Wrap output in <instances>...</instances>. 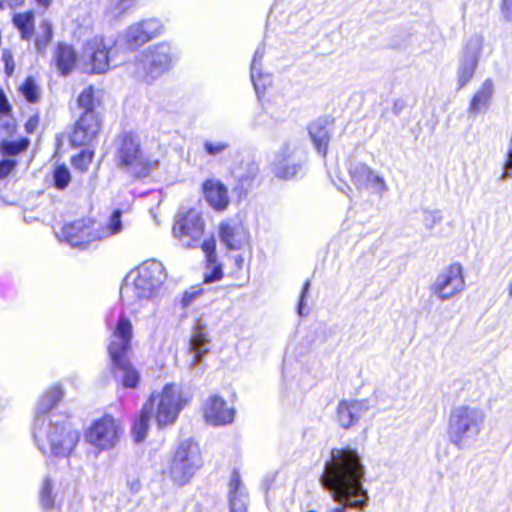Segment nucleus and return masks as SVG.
<instances>
[{"instance_id": "nucleus-34", "label": "nucleus", "mask_w": 512, "mask_h": 512, "mask_svg": "<svg viewBox=\"0 0 512 512\" xmlns=\"http://www.w3.org/2000/svg\"><path fill=\"white\" fill-rule=\"evenodd\" d=\"M98 229L101 233V240L117 235L123 230L122 224V211L115 209L109 216V219L105 225L98 222Z\"/></svg>"}, {"instance_id": "nucleus-47", "label": "nucleus", "mask_w": 512, "mask_h": 512, "mask_svg": "<svg viewBox=\"0 0 512 512\" xmlns=\"http://www.w3.org/2000/svg\"><path fill=\"white\" fill-rule=\"evenodd\" d=\"M40 123V115L39 113H35L31 115L25 122H24V129L27 134H33Z\"/></svg>"}, {"instance_id": "nucleus-21", "label": "nucleus", "mask_w": 512, "mask_h": 512, "mask_svg": "<svg viewBox=\"0 0 512 512\" xmlns=\"http://www.w3.org/2000/svg\"><path fill=\"white\" fill-rule=\"evenodd\" d=\"M161 29L162 26L157 20L148 19L140 21L129 27L125 35V43L131 50L138 49L158 37Z\"/></svg>"}, {"instance_id": "nucleus-30", "label": "nucleus", "mask_w": 512, "mask_h": 512, "mask_svg": "<svg viewBox=\"0 0 512 512\" xmlns=\"http://www.w3.org/2000/svg\"><path fill=\"white\" fill-rule=\"evenodd\" d=\"M259 168L254 163H249L246 166V171L238 178L237 185L234 190L239 195H246L247 192L259 184Z\"/></svg>"}, {"instance_id": "nucleus-14", "label": "nucleus", "mask_w": 512, "mask_h": 512, "mask_svg": "<svg viewBox=\"0 0 512 512\" xmlns=\"http://www.w3.org/2000/svg\"><path fill=\"white\" fill-rule=\"evenodd\" d=\"M101 130L102 119L100 114L83 111L69 133V144L75 149L88 145L99 136Z\"/></svg>"}, {"instance_id": "nucleus-45", "label": "nucleus", "mask_w": 512, "mask_h": 512, "mask_svg": "<svg viewBox=\"0 0 512 512\" xmlns=\"http://www.w3.org/2000/svg\"><path fill=\"white\" fill-rule=\"evenodd\" d=\"M229 147L228 143L225 142H210L206 141L204 143V149L209 155H217L223 152L225 149Z\"/></svg>"}, {"instance_id": "nucleus-31", "label": "nucleus", "mask_w": 512, "mask_h": 512, "mask_svg": "<svg viewBox=\"0 0 512 512\" xmlns=\"http://www.w3.org/2000/svg\"><path fill=\"white\" fill-rule=\"evenodd\" d=\"M63 389L60 386H53L46 390L41 398V403L36 414V421L47 412L56 407L63 398Z\"/></svg>"}, {"instance_id": "nucleus-1", "label": "nucleus", "mask_w": 512, "mask_h": 512, "mask_svg": "<svg viewBox=\"0 0 512 512\" xmlns=\"http://www.w3.org/2000/svg\"><path fill=\"white\" fill-rule=\"evenodd\" d=\"M365 468L358 453L350 448L333 450L325 463L321 476L322 485L341 505L328 512H347V508L364 510L369 496L363 487Z\"/></svg>"}, {"instance_id": "nucleus-48", "label": "nucleus", "mask_w": 512, "mask_h": 512, "mask_svg": "<svg viewBox=\"0 0 512 512\" xmlns=\"http://www.w3.org/2000/svg\"><path fill=\"white\" fill-rule=\"evenodd\" d=\"M26 0H0V11L5 9L16 10L25 4Z\"/></svg>"}, {"instance_id": "nucleus-20", "label": "nucleus", "mask_w": 512, "mask_h": 512, "mask_svg": "<svg viewBox=\"0 0 512 512\" xmlns=\"http://www.w3.org/2000/svg\"><path fill=\"white\" fill-rule=\"evenodd\" d=\"M79 54L68 42L59 41L52 50L50 65L60 76H69L78 66Z\"/></svg>"}, {"instance_id": "nucleus-19", "label": "nucleus", "mask_w": 512, "mask_h": 512, "mask_svg": "<svg viewBox=\"0 0 512 512\" xmlns=\"http://www.w3.org/2000/svg\"><path fill=\"white\" fill-rule=\"evenodd\" d=\"M204 420L214 426L227 425L233 422L235 410L228 406L226 400L217 394L210 395L202 405Z\"/></svg>"}, {"instance_id": "nucleus-50", "label": "nucleus", "mask_w": 512, "mask_h": 512, "mask_svg": "<svg viewBox=\"0 0 512 512\" xmlns=\"http://www.w3.org/2000/svg\"><path fill=\"white\" fill-rule=\"evenodd\" d=\"M35 6L43 11H47L53 5L54 0H33Z\"/></svg>"}, {"instance_id": "nucleus-23", "label": "nucleus", "mask_w": 512, "mask_h": 512, "mask_svg": "<svg viewBox=\"0 0 512 512\" xmlns=\"http://www.w3.org/2000/svg\"><path fill=\"white\" fill-rule=\"evenodd\" d=\"M218 236L228 250H240L248 239V233L243 224L233 220H224L219 223Z\"/></svg>"}, {"instance_id": "nucleus-17", "label": "nucleus", "mask_w": 512, "mask_h": 512, "mask_svg": "<svg viewBox=\"0 0 512 512\" xmlns=\"http://www.w3.org/2000/svg\"><path fill=\"white\" fill-rule=\"evenodd\" d=\"M351 182L357 190H368L372 193H383L388 187L385 179L363 162L352 163L348 167Z\"/></svg>"}, {"instance_id": "nucleus-42", "label": "nucleus", "mask_w": 512, "mask_h": 512, "mask_svg": "<svg viewBox=\"0 0 512 512\" xmlns=\"http://www.w3.org/2000/svg\"><path fill=\"white\" fill-rule=\"evenodd\" d=\"M52 483L46 479L40 491V502L44 509L50 510L54 506V497L52 494Z\"/></svg>"}, {"instance_id": "nucleus-2", "label": "nucleus", "mask_w": 512, "mask_h": 512, "mask_svg": "<svg viewBox=\"0 0 512 512\" xmlns=\"http://www.w3.org/2000/svg\"><path fill=\"white\" fill-rule=\"evenodd\" d=\"M110 338L107 353L112 374H121V385L126 389H136L140 383V373L130 360L133 341V324L122 312L116 323L109 326Z\"/></svg>"}, {"instance_id": "nucleus-36", "label": "nucleus", "mask_w": 512, "mask_h": 512, "mask_svg": "<svg viewBox=\"0 0 512 512\" xmlns=\"http://www.w3.org/2000/svg\"><path fill=\"white\" fill-rule=\"evenodd\" d=\"M95 156L93 149L85 148L74 154L70 158V164L73 169L79 173H86L92 164Z\"/></svg>"}, {"instance_id": "nucleus-49", "label": "nucleus", "mask_w": 512, "mask_h": 512, "mask_svg": "<svg viewBox=\"0 0 512 512\" xmlns=\"http://www.w3.org/2000/svg\"><path fill=\"white\" fill-rule=\"evenodd\" d=\"M501 11L505 18L512 19V0H502Z\"/></svg>"}, {"instance_id": "nucleus-54", "label": "nucleus", "mask_w": 512, "mask_h": 512, "mask_svg": "<svg viewBox=\"0 0 512 512\" xmlns=\"http://www.w3.org/2000/svg\"><path fill=\"white\" fill-rule=\"evenodd\" d=\"M511 177V173L508 170H505L502 174V178H508Z\"/></svg>"}, {"instance_id": "nucleus-57", "label": "nucleus", "mask_w": 512, "mask_h": 512, "mask_svg": "<svg viewBox=\"0 0 512 512\" xmlns=\"http://www.w3.org/2000/svg\"><path fill=\"white\" fill-rule=\"evenodd\" d=\"M307 512H316V511H314V510H308Z\"/></svg>"}, {"instance_id": "nucleus-32", "label": "nucleus", "mask_w": 512, "mask_h": 512, "mask_svg": "<svg viewBox=\"0 0 512 512\" xmlns=\"http://www.w3.org/2000/svg\"><path fill=\"white\" fill-rule=\"evenodd\" d=\"M17 91L28 104H37L41 101V88L33 76H27L18 86Z\"/></svg>"}, {"instance_id": "nucleus-11", "label": "nucleus", "mask_w": 512, "mask_h": 512, "mask_svg": "<svg viewBox=\"0 0 512 512\" xmlns=\"http://www.w3.org/2000/svg\"><path fill=\"white\" fill-rule=\"evenodd\" d=\"M166 271L162 263L156 260L145 261L137 268L133 281V292L138 299H150L166 279Z\"/></svg>"}, {"instance_id": "nucleus-28", "label": "nucleus", "mask_w": 512, "mask_h": 512, "mask_svg": "<svg viewBox=\"0 0 512 512\" xmlns=\"http://www.w3.org/2000/svg\"><path fill=\"white\" fill-rule=\"evenodd\" d=\"M17 121L13 116V106L3 88L0 87V134L7 135L15 130Z\"/></svg>"}, {"instance_id": "nucleus-33", "label": "nucleus", "mask_w": 512, "mask_h": 512, "mask_svg": "<svg viewBox=\"0 0 512 512\" xmlns=\"http://www.w3.org/2000/svg\"><path fill=\"white\" fill-rule=\"evenodd\" d=\"M289 155H290L289 145L286 144L283 146L281 152L279 153L280 160L277 163L276 170H275L276 176L280 179H284V180L291 179L294 176H296V174L300 170V164H296V163L288 164V163L284 162L289 157Z\"/></svg>"}, {"instance_id": "nucleus-9", "label": "nucleus", "mask_w": 512, "mask_h": 512, "mask_svg": "<svg viewBox=\"0 0 512 512\" xmlns=\"http://www.w3.org/2000/svg\"><path fill=\"white\" fill-rule=\"evenodd\" d=\"M483 414L480 410L466 405L451 410L447 432L450 441L457 447H462L468 433L479 431Z\"/></svg>"}, {"instance_id": "nucleus-39", "label": "nucleus", "mask_w": 512, "mask_h": 512, "mask_svg": "<svg viewBox=\"0 0 512 512\" xmlns=\"http://www.w3.org/2000/svg\"><path fill=\"white\" fill-rule=\"evenodd\" d=\"M201 249L204 253L205 263L207 266L220 264L217 255L216 240L213 235L201 243Z\"/></svg>"}, {"instance_id": "nucleus-8", "label": "nucleus", "mask_w": 512, "mask_h": 512, "mask_svg": "<svg viewBox=\"0 0 512 512\" xmlns=\"http://www.w3.org/2000/svg\"><path fill=\"white\" fill-rule=\"evenodd\" d=\"M123 433L120 421L109 413L93 420L84 431L85 441L98 451L115 448Z\"/></svg>"}, {"instance_id": "nucleus-55", "label": "nucleus", "mask_w": 512, "mask_h": 512, "mask_svg": "<svg viewBox=\"0 0 512 512\" xmlns=\"http://www.w3.org/2000/svg\"><path fill=\"white\" fill-rule=\"evenodd\" d=\"M508 292H509V296L512 297V281L509 284Z\"/></svg>"}, {"instance_id": "nucleus-5", "label": "nucleus", "mask_w": 512, "mask_h": 512, "mask_svg": "<svg viewBox=\"0 0 512 512\" xmlns=\"http://www.w3.org/2000/svg\"><path fill=\"white\" fill-rule=\"evenodd\" d=\"M35 442L43 454L67 457L77 447L80 432L67 420L55 422L49 428L37 424L34 429Z\"/></svg>"}, {"instance_id": "nucleus-7", "label": "nucleus", "mask_w": 512, "mask_h": 512, "mask_svg": "<svg viewBox=\"0 0 512 512\" xmlns=\"http://www.w3.org/2000/svg\"><path fill=\"white\" fill-rule=\"evenodd\" d=\"M189 401L190 397L179 391L175 384L168 383L160 392H151L144 403H151V414L155 409L157 425L163 428L176 422L180 411Z\"/></svg>"}, {"instance_id": "nucleus-56", "label": "nucleus", "mask_w": 512, "mask_h": 512, "mask_svg": "<svg viewBox=\"0 0 512 512\" xmlns=\"http://www.w3.org/2000/svg\"><path fill=\"white\" fill-rule=\"evenodd\" d=\"M121 2H127L128 4H133L135 0H121Z\"/></svg>"}, {"instance_id": "nucleus-22", "label": "nucleus", "mask_w": 512, "mask_h": 512, "mask_svg": "<svg viewBox=\"0 0 512 512\" xmlns=\"http://www.w3.org/2000/svg\"><path fill=\"white\" fill-rule=\"evenodd\" d=\"M203 198L210 208L216 212H223L230 205L228 188L220 180L208 178L201 186Z\"/></svg>"}, {"instance_id": "nucleus-25", "label": "nucleus", "mask_w": 512, "mask_h": 512, "mask_svg": "<svg viewBox=\"0 0 512 512\" xmlns=\"http://www.w3.org/2000/svg\"><path fill=\"white\" fill-rule=\"evenodd\" d=\"M361 410L360 401L343 399L336 409V421L341 428L349 429L358 423Z\"/></svg>"}, {"instance_id": "nucleus-35", "label": "nucleus", "mask_w": 512, "mask_h": 512, "mask_svg": "<svg viewBox=\"0 0 512 512\" xmlns=\"http://www.w3.org/2000/svg\"><path fill=\"white\" fill-rule=\"evenodd\" d=\"M77 105L83 111L96 112L95 108L101 104L96 96V89L93 85L85 87L77 96Z\"/></svg>"}, {"instance_id": "nucleus-3", "label": "nucleus", "mask_w": 512, "mask_h": 512, "mask_svg": "<svg viewBox=\"0 0 512 512\" xmlns=\"http://www.w3.org/2000/svg\"><path fill=\"white\" fill-rule=\"evenodd\" d=\"M114 161L132 182H145L159 168V160L147 155L139 135L132 130L122 131L114 139Z\"/></svg>"}, {"instance_id": "nucleus-4", "label": "nucleus", "mask_w": 512, "mask_h": 512, "mask_svg": "<svg viewBox=\"0 0 512 512\" xmlns=\"http://www.w3.org/2000/svg\"><path fill=\"white\" fill-rule=\"evenodd\" d=\"M203 466L204 458L199 444L186 439L176 446L162 474L173 486L183 487L192 482Z\"/></svg>"}, {"instance_id": "nucleus-43", "label": "nucleus", "mask_w": 512, "mask_h": 512, "mask_svg": "<svg viewBox=\"0 0 512 512\" xmlns=\"http://www.w3.org/2000/svg\"><path fill=\"white\" fill-rule=\"evenodd\" d=\"M210 266L212 267L211 271L206 273L203 277V282L206 284L219 281L224 276L223 265L221 263Z\"/></svg>"}, {"instance_id": "nucleus-10", "label": "nucleus", "mask_w": 512, "mask_h": 512, "mask_svg": "<svg viewBox=\"0 0 512 512\" xmlns=\"http://www.w3.org/2000/svg\"><path fill=\"white\" fill-rule=\"evenodd\" d=\"M98 221L91 217H82L65 223L60 232V238L69 245L86 249L92 243L101 241Z\"/></svg>"}, {"instance_id": "nucleus-12", "label": "nucleus", "mask_w": 512, "mask_h": 512, "mask_svg": "<svg viewBox=\"0 0 512 512\" xmlns=\"http://www.w3.org/2000/svg\"><path fill=\"white\" fill-rule=\"evenodd\" d=\"M112 46L102 35H95L84 43L86 60L84 73L89 75L104 74L110 68V52Z\"/></svg>"}, {"instance_id": "nucleus-44", "label": "nucleus", "mask_w": 512, "mask_h": 512, "mask_svg": "<svg viewBox=\"0 0 512 512\" xmlns=\"http://www.w3.org/2000/svg\"><path fill=\"white\" fill-rule=\"evenodd\" d=\"M17 160L6 158L0 160V180L8 177L17 167Z\"/></svg>"}, {"instance_id": "nucleus-15", "label": "nucleus", "mask_w": 512, "mask_h": 512, "mask_svg": "<svg viewBox=\"0 0 512 512\" xmlns=\"http://www.w3.org/2000/svg\"><path fill=\"white\" fill-rule=\"evenodd\" d=\"M173 54L167 43H161L145 51L139 59L141 70L149 81L161 76L172 65Z\"/></svg>"}, {"instance_id": "nucleus-38", "label": "nucleus", "mask_w": 512, "mask_h": 512, "mask_svg": "<svg viewBox=\"0 0 512 512\" xmlns=\"http://www.w3.org/2000/svg\"><path fill=\"white\" fill-rule=\"evenodd\" d=\"M191 348L195 353V360L200 361L208 352V339L201 328H198L191 337Z\"/></svg>"}, {"instance_id": "nucleus-51", "label": "nucleus", "mask_w": 512, "mask_h": 512, "mask_svg": "<svg viewBox=\"0 0 512 512\" xmlns=\"http://www.w3.org/2000/svg\"><path fill=\"white\" fill-rule=\"evenodd\" d=\"M230 512H247V507L242 502L230 503Z\"/></svg>"}, {"instance_id": "nucleus-46", "label": "nucleus", "mask_w": 512, "mask_h": 512, "mask_svg": "<svg viewBox=\"0 0 512 512\" xmlns=\"http://www.w3.org/2000/svg\"><path fill=\"white\" fill-rule=\"evenodd\" d=\"M2 60L4 62V71L6 76H12L15 70V63L12 53L9 50H4L2 53Z\"/></svg>"}, {"instance_id": "nucleus-27", "label": "nucleus", "mask_w": 512, "mask_h": 512, "mask_svg": "<svg viewBox=\"0 0 512 512\" xmlns=\"http://www.w3.org/2000/svg\"><path fill=\"white\" fill-rule=\"evenodd\" d=\"M151 417V403H143L140 411L131 421V435L135 443H141L147 437Z\"/></svg>"}, {"instance_id": "nucleus-41", "label": "nucleus", "mask_w": 512, "mask_h": 512, "mask_svg": "<svg viewBox=\"0 0 512 512\" xmlns=\"http://www.w3.org/2000/svg\"><path fill=\"white\" fill-rule=\"evenodd\" d=\"M242 481L239 471L233 470L229 480V503L241 502V489Z\"/></svg>"}, {"instance_id": "nucleus-40", "label": "nucleus", "mask_w": 512, "mask_h": 512, "mask_svg": "<svg viewBox=\"0 0 512 512\" xmlns=\"http://www.w3.org/2000/svg\"><path fill=\"white\" fill-rule=\"evenodd\" d=\"M256 62V57L253 58L252 67H251V79L253 81L254 88L256 93L260 96L264 94L267 87H270L272 84L271 76L268 74L262 73H254V65Z\"/></svg>"}, {"instance_id": "nucleus-37", "label": "nucleus", "mask_w": 512, "mask_h": 512, "mask_svg": "<svg viewBox=\"0 0 512 512\" xmlns=\"http://www.w3.org/2000/svg\"><path fill=\"white\" fill-rule=\"evenodd\" d=\"M72 181V174L64 164H58L52 170V184L58 190H65Z\"/></svg>"}, {"instance_id": "nucleus-53", "label": "nucleus", "mask_w": 512, "mask_h": 512, "mask_svg": "<svg viewBox=\"0 0 512 512\" xmlns=\"http://www.w3.org/2000/svg\"><path fill=\"white\" fill-rule=\"evenodd\" d=\"M505 168L506 169H512V152L507 153L506 161H505Z\"/></svg>"}, {"instance_id": "nucleus-6", "label": "nucleus", "mask_w": 512, "mask_h": 512, "mask_svg": "<svg viewBox=\"0 0 512 512\" xmlns=\"http://www.w3.org/2000/svg\"><path fill=\"white\" fill-rule=\"evenodd\" d=\"M11 23L19 33L20 39L32 43L34 50L39 54H45L53 42L54 27L49 19L39 22V31L35 32L36 16L32 9L17 11L11 15Z\"/></svg>"}, {"instance_id": "nucleus-13", "label": "nucleus", "mask_w": 512, "mask_h": 512, "mask_svg": "<svg viewBox=\"0 0 512 512\" xmlns=\"http://www.w3.org/2000/svg\"><path fill=\"white\" fill-rule=\"evenodd\" d=\"M205 222L200 213L190 208L180 213L173 226V235L188 248L195 247L204 233Z\"/></svg>"}, {"instance_id": "nucleus-52", "label": "nucleus", "mask_w": 512, "mask_h": 512, "mask_svg": "<svg viewBox=\"0 0 512 512\" xmlns=\"http://www.w3.org/2000/svg\"><path fill=\"white\" fill-rule=\"evenodd\" d=\"M234 264L237 267L238 270H241L244 265V259L241 256H237L234 259Z\"/></svg>"}, {"instance_id": "nucleus-16", "label": "nucleus", "mask_w": 512, "mask_h": 512, "mask_svg": "<svg viewBox=\"0 0 512 512\" xmlns=\"http://www.w3.org/2000/svg\"><path fill=\"white\" fill-rule=\"evenodd\" d=\"M465 288L462 266L452 263L442 270L432 284V292L442 300L449 299Z\"/></svg>"}, {"instance_id": "nucleus-18", "label": "nucleus", "mask_w": 512, "mask_h": 512, "mask_svg": "<svg viewBox=\"0 0 512 512\" xmlns=\"http://www.w3.org/2000/svg\"><path fill=\"white\" fill-rule=\"evenodd\" d=\"M482 47V38L470 39L465 44L464 54L457 70L458 89L464 88L473 78Z\"/></svg>"}, {"instance_id": "nucleus-29", "label": "nucleus", "mask_w": 512, "mask_h": 512, "mask_svg": "<svg viewBox=\"0 0 512 512\" xmlns=\"http://www.w3.org/2000/svg\"><path fill=\"white\" fill-rule=\"evenodd\" d=\"M493 91V81L491 79H486L472 96L468 106L469 113L477 114L481 109L488 107Z\"/></svg>"}, {"instance_id": "nucleus-24", "label": "nucleus", "mask_w": 512, "mask_h": 512, "mask_svg": "<svg viewBox=\"0 0 512 512\" xmlns=\"http://www.w3.org/2000/svg\"><path fill=\"white\" fill-rule=\"evenodd\" d=\"M334 119L331 117L318 118L308 126V133L317 152L326 157L331 140V130Z\"/></svg>"}, {"instance_id": "nucleus-26", "label": "nucleus", "mask_w": 512, "mask_h": 512, "mask_svg": "<svg viewBox=\"0 0 512 512\" xmlns=\"http://www.w3.org/2000/svg\"><path fill=\"white\" fill-rule=\"evenodd\" d=\"M18 125L16 124L15 130L7 135L0 134V154L6 158L15 159V157L26 153L30 147V139L27 137H20L13 140L16 135Z\"/></svg>"}]
</instances>
